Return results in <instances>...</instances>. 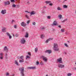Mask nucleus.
Returning <instances> with one entry per match:
<instances>
[{"label": "nucleus", "instance_id": "6e6d98bb", "mask_svg": "<svg viewBox=\"0 0 76 76\" xmlns=\"http://www.w3.org/2000/svg\"><path fill=\"white\" fill-rule=\"evenodd\" d=\"M17 58L18 59H20V57L19 56H18Z\"/></svg>", "mask_w": 76, "mask_h": 76}, {"label": "nucleus", "instance_id": "bb28decb", "mask_svg": "<svg viewBox=\"0 0 76 76\" xmlns=\"http://www.w3.org/2000/svg\"><path fill=\"white\" fill-rule=\"evenodd\" d=\"M72 74L71 73H68L67 74V76H72Z\"/></svg>", "mask_w": 76, "mask_h": 76}, {"label": "nucleus", "instance_id": "7c9ffc66", "mask_svg": "<svg viewBox=\"0 0 76 76\" xmlns=\"http://www.w3.org/2000/svg\"><path fill=\"white\" fill-rule=\"evenodd\" d=\"M24 57V56H22L20 57V59L22 60V59H23Z\"/></svg>", "mask_w": 76, "mask_h": 76}, {"label": "nucleus", "instance_id": "a878e982", "mask_svg": "<svg viewBox=\"0 0 76 76\" xmlns=\"http://www.w3.org/2000/svg\"><path fill=\"white\" fill-rule=\"evenodd\" d=\"M67 19L66 18L63 21H62L61 22H62V23H63V22H66V21H67Z\"/></svg>", "mask_w": 76, "mask_h": 76}, {"label": "nucleus", "instance_id": "9b49d317", "mask_svg": "<svg viewBox=\"0 0 76 76\" xmlns=\"http://www.w3.org/2000/svg\"><path fill=\"white\" fill-rule=\"evenodd\" d=\"M1 13H2V14H3V15H4V14H5V13H6V10H2L1 12Z\"/></svg>", "mask_w": 76, "mask_h": 76}, {"label": "nucleus", "instance_id": "49530a36", "mask_svg": "<svg viewBox=\"0 0 76 76\" xmlns=\"http://www.w3.org/2000/svg\"><path fill=\"white\" fill-rule=\"evenodd\" d=\"M3 56V53H0V56H1V57Z\"/></svg>", "mask_w": 76, "mask_h": 76}, {"label": "nucleus", "instance_id": "72a5a7b5", "mask_svg": "<svg viewBox=\"0 0 76 76\" xmlns=\"http://www.w3.org/2000/svg\"><path fill=\"white\" fill-rule=\"evenodd\" d=\"M26 3L27 4H30V2H29V1H26Z\"/></svg>", "mask_w": 76, "mask_h": 76}, {"label": "nucleus", "instance_id": "37998d69", "mask_svg": "<svg viewBox=\"0 0 76 76\" xmlns=\"http://www.w3.org/2000/svg\"><path fill=\"white\" fill-rule=\"evenodd\" d=\"M49 41V40H48V39H47L45 42L46 43H48Z\"/></svg>", "mask_w": 76, "mask_h": 76}, {"label": "nucleus", "instance_id": "c9c22d12", "mask_svg": "<svg viewBox=\"0 0 76 76\" xmlns=\"http://www.w3.org/2000/svg\"><path fill=\"white\" fill-rule=\"evenodd\" d=\"M47 18L49 19H51V16H47Z\"/></svg>", "mask_w": 76, "mask_h": 76}, {"label": "nucleus", "instance_id": "a211bd4d", "mask_svg": "<svg viewBox=\"0 0 76 76\" xmlns=\"http://www.w3.org/2000/svg\"><path fill=\"white\" fill-rule=\"evenodd\" d=\"M15 64L17 65V66H19V63L18 62V61L15 60Z\"/></svg>", "mask_w": 76, "mask_h": 76}, {"label": "nucleus", "instance_id": "603ef678", "mask_svg": "<svg viewBox=\"0 0 76 76\" xmlns=\"http://www.w3.org/2000/svg\"><path fill=\"white\" fill-rule=\"evenodd\" d=\"M17 6L18 8H19V7H20V5H17Z\"/></svg>", "mask_w": 76, "mask_h": 76}, {"label": "nucleus", "instance_id": "bf43d9fd", "mask_svg": "<svg viewBox=\"0 0 76 76\" xmlns=\"http://www.w3.org/2000/svg\"><path fill=\"white\" fill-rule=\"evenodd\" d=\"M65 34H66V35H68V33L66 32L65 33Z\"/></svg>", "mask_w": 76, "mask_h": 76}, {"label": "nucleus", "instance_id": "4d7b16f0", "mask_svg": "<svg viewBox=\"0 0 76 76\" xmlns=\"http://www.w3.org/2000/svg\"><path fill=\"white\" fill-rule=\"evenodd\" d=\"M25 12H27V13H31V12H28V11H25Z\"/></svg>", "mask_w": 76, "mask_h": 76}, {"label": "nucleus", "instance_id": "0eeeda50", "mask_svg": "<svg viewBox=\"0 0 76 76\" xmlns=\"http://www.w3.org/2000/svg\"><path fill=\"white\" fill-rule=\"evenodd\" d=\"M20 42L22 44H24L25 43L26 41L25 40V39H22L21 40Z\"/></svg>", "mask_w": 76, "mask_h": 76}, {"label": "nucleus", "instance_id": "c85d7f7f", "mask_svg": "<svg viewBox=\"0 0 76 76\" xmlns=\"http://www.w3.org/2000/svg\"><path fill=\"white\" fill-rule=\"evenodd\" d=\"M45 29V28L44 27H43L41 28V29L42 30V31H43V30H44Z\"/></svg>", "mask_w": 76, "mask_h": 76}, {"label": "nucleus", "instance_id": "39448f33", "mask_svg": "<svg viewBox=\"0 0 76 76\" xmlns=\"http://www.w3.org/2000/svg\"><path fill=\"white\" fill-rule=\"evenodd\" d=\"M58 67L59 68H64V65H62L60 63H59L58 65Z\"/></svg>", "mask_w": 76, "mask_h": 76}, {"label": "nucleus", "instance_id": "0e129e2a", "mask_svg": "<svg viewBox=\"0 0 76 76\" xmlns=\"http://www.w3.org/2000/svg\"><path fill=\"white\" fill-rule=\"evenodd\" d=\"M67 0H64V1L63 2V3H64L65 2V1H67Z\"/></svg>", "mask_w": 76, "mask_h": 76}, {"label": "nucleus", "instance_id": "a19ab883", "mask_svg": "<svg viewBox=\"0 0 76 76\" xmlns=\"http://www.w3.org/2000/svg\"><path fill=\"white\" fill-rule=\"evenodd\" d=\"M28 58H30V57L28 56H27L26 58V60H27Z\"/></svg>", "mask_w": 76, "mask_h": 76}, {"label": "nucleus", "instance_id": "69168bd1", "mask_svg": "<svg viewBox=\"0 0 76 76\" xmlns=\"http://www.w3.org/2000/svg\"><path fill=\"white\" fill-rule=\"evenodd\" d=\"M73 69H75V70H76V68H74Z\"/></svg>", "mask_w": 76, "mask_h": 76}, {"label": "nucleus", "instance_id": "e433bc0d", "mask_svg": "<svg viewBox=\"0 0 76 76\" xmlns=\"http://www.w3.org/2000/svg\"><path fill=\"white\" fill-rule=\"evenodd\" d=\"M12 7H16V5L15 4H12Z\"/></svg>", "mask_w": 76, "mask_h": 76}, {"label": "nucleus", "instance_id": "f3484780", "mask_svg": "<svg viewBox=\"0 0 76 76\" xmlns=\"http://www.w3.org/2000/svg\"><path fill=\"white\" fill-rule=\"evenodd\" d=\"M35 13H35V12L34 11H32L31 13H30V14L31 15H35Z\"/></svg>", "mask_w": 76, "mask_h": 76}, {"label": "nucleus", "instance_id": "052dcab7", "mask_svg": "<svg viewBox=\"0 0 76 76\" xmlns=\"http://www.w3.org/2000/svg\"><path fill=\"white\" fill-rule=\"evenodd\" d=\"M42 13H45V12H42Z\"/></svg>", "mask_w": 76, "mask_h": 76}, {"label": "nucleus", "instance_id": "ddd939ff", "mask_svg": "<svg viewBox=\"0 0 76 76\" xmlns=\"http://www.w3.org/2000/svg\"><path fill=\"white\" fill-rule=\"evenodd\" d=\"M9 49L7 48V47L5 46L4 48V51H6V53H7L8 51H9Z\"/></svg>", "mask_w": 76, "mask_h": 76}, {"label": "nucleus", "instance_id": "f704fd0d", "mask_svg": "<svg viewBox=\"0 0 76 76\" xmlns=\"http://www.w3.org/2000/svg\"><path fill=\"white\" fill-rule=\"evenodd\" d=\"M30 22H31V20H28V21H27L26 23H27V24H29V23H30Z\"/></svg>", "mask_w": 76, "mask_h": 76}, {"label": "nucleus", "instance_id": "8fccbe9b", "mask_svg": "<svg viewBox=\"0 0 76 76\" xmlns=\"http://www.w3.org/2000/svg\"><path fill=\"white\" fill-rule=\"evenodd\" d=\"M14 28L16 29L17 26H16V25H15V26H14Z\"/></svg>", "mask_w": 76, "mask_h": 76}, {"label": "nucleus", "instance_id": "4c0bfd02", "mask_svg": "<svg viewBox=\"0 0 76 76\" xmlns=\"http://www.w3.org/2000/svg\"><path fill=\"white\" fill-rule=\"evenodd\" d=\"M10 1L12 3H15V0H10Z\"/></svg>", "mask_w": 76, "mask_h": 76}, {"label": "nucleus", "instance_id": "2f4dec72", "mask_svg": "<svg viewBox=\"0 0 76 76\" xmlns=\"http://www.w3.org/2000/svg\"><path fill=\"white\" fill-rule=\"evenodd\" d=\"M35 52H37V51H38V48H35Z\"/></svg>", "mask_w": 76, "mask_h": 76}, {"label": "nucleus", "instance_id": "79ce46f5", "mask_svg": "<svg viewBox=\"0 0 76 76\" xmlns=\"http://www.w3.org/2000/svg\"><path fill=\"white\" fill-rule=\"evenodd\" d=\"M32 24L33 25H35L36 23L35 22H32Z\"/></svg>", "mask_w": 76, "mask_h": 76}, {"label": "nucleus", "instance_id": "f257e3e1", "mask_svg": "<svg viewBox=\"0 0 76 76\" xmlns=\"http://www.w3.org/2000/svg\"><path fill=\"white\" fill-rule=\"evenodd\" d=\"M53 50L54 51H55V52L58 51H59V48H58V46L57 44L56 43L54 44Z\"/></svg>", "mask_w": 76, "mask_h": 76}, {"label": "nucleus", "instance_id": "20e7f679", "mask_svg": "<svg viewBox=\"0 0 76 76\" xmlns=\"http://www.w3.org/2000/svg\"><path fill=\"white\" fill-rule=\"evenodd\" d=\"M4 4L5 6L6 5H9L10 3V1H7L4 2Z\"/></svg>", "mask_w": 76, "mask_h": 76}, {"label": "nucleus", "instance_id": "7ed1b4c3", "mask_svg": "<svg viewBox=\"0 0 76 76\" xmlns=\"http://www.w3.org/2000/svg\"><path fill=\"white\" fill-rule=\"evenodd\" d=\"M57 61L59 63H61L63 64V61H62V58H60L57 59Z\"/></svg>", "mask_w": 76, "mask_h": 76}, {"label": "nucleus", "instance_id": "cd10ccee", "mask_svg": "<svg viewBox=\"0 0 76 76\" xmlns=\"http://www.w3.org/2000/svg\"><path fill=\"white\" fill-rule=\"evenodd\" d=\"M48 39V40H49V41H51V40H53V38H49Z\"/></svg>", "mask_w": 76, "mask_h": 76}, {"label": "nucleus", "instance_id": "1a4fd4ad", "mask_svg": "<svg viewBox=\"0 0 76 76\" xmlns=\"http://www.w3.org/2000/svg\"><path fill=\"white\" fill-rule=\"evenodd\" d=\"M58 23L56 21H54L53 22V24L52 25V26H56V25H57Z\"/></svg>", "mask_w": 76, "mask_h": 76}, {"label": "nucleus", "instance_id": "dca6fc26", "mask_svg": "<svg viewBox=\"0 0 76 76\" xmlns=\"http://www.w3.org/2000/svg\"><path fill=\"white\" fill-rule=\"evenodd\" d=\"M28 37H29V33L28 32H27L26 33L25 37V38H28Z\"/></svg>", "mask_w": 76, "mask_h": 76}, {"label": "nucleus", "instance_id": "338daca9", "mask_svg": "<svg viewBox=\"0 0 76 76\" xmlns=\"http://www.w3.org/2000/svg\"><path fill=\"white\" fill-rule=\"evenodd\" d=\"M67 42H69V43L70 42H69V41H67Z\"/></svg>", "mask_w": 76, "mask_h": 76}, {"label": "nucleus", "instance_id": "f03ea898", "mask_svg": "<svg viewBox=\"0 0 76 76\" xmlns=\"http://www.w3.org/2000/svg\"><path fill=\"white\" fill-rule=\"evenodd\" d=\"M19 71H20V74L21 76H25L24 74V67H22L19 69Z\"/></svg>", "mask_w": 76, "mask_h": 76}, {"label": "nucleus", "instance_id": "864d4df0", "mask_svg": "<svg viewBox=\"0 0 76 76\" xmlns=\"http://www.w3.org/2000/svg\"><path fill=\"white\" fill-rule=\"evenodd\" d=\"M18 34H15V37H18Z\"/></svg>", "mask_w": 76, "mask_h": 76}, {"label": "nucleus", "instance_id": "c03bdc74", "mask_svg": "<svg viewBox=\"0 0 76 76\" xmlns=\"http://www.w3.org/2000/svg\"><path fill=\"white\" fill-rule=\"evenodd\" d=\"M39 64V61H37L36 64V65H38V64Z\"/></svg>", "mask_w": 76, "mask_h": 76}, {"label": "nucleus", "instance_id": "423d86ee", "mask_svg": "<svg viewBox=\"0 0 76 76\" xmlns=\"http://www.w3.org/2000/svg\"><path fill=\"white\" fill-rule=\"evenodd\" d=\"M42 58L43 60H44V61L45 62H47V58H46V57L44 56H42Z\"/></svg>", "mask_w": 76, "mask_h": 76}, {"label": "nucleus", "instance_id": "e2e57ef3", "mask_svg": "<svg viewBox=\"0 0 76 76\" xmlns=\"http://www.w3.org/2000/svg\"><path fill=\"white\" fill-rule=\"evenodd\" d=\"M43 8H44L45 9H46V7H45V6H44V7H43Z\"/></svg>", "mask_w": 76, "mask_h": 76}, {"label": "nucleus", "instance_id": "aec40b11", "mask_svg": "<svg viewBox=\"0 0 76 76\" xmlns=\"http://www.w3.org/2000/svg\"><path fill=\"white\" fill-rule=\"evenodd\" d=\"M45 3L46 4H50V3H51V1H46L45 2Z\"/></svg>", "mask_w": 76, "mask_h": 76}, {"label": "nucleus", "instance_id": "5fc2aeb1", "mask_svg": "<svg viewBox=\"0 0 76 76\" xmlns=\"http://www.w3.org/2000/svg\"><path fill=\"white\" fill-rule=\"evenodd\" d=\"M0 59H3V56H0Z\"/></svg>", "mask_w": 76, "mask_h": 76}, {"label": "nucleus", "instance_id": "3c124183", "mask_svg": "<svg viewBox=\"0 0 76 76\" xmlns=\"http://www.w3.org/2000/svg\"><path fill=\"white\" fill-rule=\"evenodd\" d=\"M15 22V20H12V23H13L14 22Z\"/></svg>", "mask_w": 76, "mask_h": 76}, {"label": "nucleus", "instance_id": "2eb2a0df", "mask_svg": "<svg viewBox=\"0 0 76 76\" xmlns=\"http://www.w3.org/2000/svg\"><path fill=\"white\" fill-rule=\"evenodd\" d=\"M6 28L5 27H4L3 29H2V31L3 32H6Z\"/></svg>", "mask_w": 76, "mask_h": 76}, {"label": "nucleus", "instance_id": "f8f14e48", "mask_svg": "<svg viewBox=\"0 0 76 76\" xmlns=\"http://www.w3.org/2000/svg\"><path fill=\"white\" fill-rule=\"evenodd\" d=\"M6 34L7 36H8V37H9V38L10 39H11V38H12V36L10 35V33H9V32H7Z\"/></svg>", "mask_w": 76, "mask_h": 76}, {"label": "nucleus", "instance_id": "412c9836", "mask_svg": "<svg viewBox=\"0 0 76 76\" xmlns=\"http://www.w3.org/2000/svg\"><path fill=\"white\" fill-rule=\"evenodd\" d=\"M57 10H61L62 8H61L60 7H58L57 8Z\"/></svg>", "mask_w": 76, "mask_h": 76}, {"label": "nucleus", "instance_id": "6ab92c4d", "mask_svg": "<svg viewBox=\"0 0 76 76\" xmlns=\"http://www.w3.org/2000/svg\"><path fill=\"white\" fill-rule=\"evenodd\" d=\"M44 37H45V36L44 34H42L40 36V38L42 39H43Z\"/></svg>", "mask_w": 76, "mask_h": 76}, {"label": "nucleus", "instance_id": "5701e85b", "mask_svg": "<svg viewBox=\"0 0 76 76\" xmlns=\"http://www.w3.org/2000/svg\"><path fill=\"white\" fill-rule=\"evenodd\" d=\"M5 58L6 59H7L8 58H7V56H8V55L7 53H6V54L5 55Z\"/></svg>", "mask_w": 76, "mask_h": 76}, {"label": "nucleus", "instance_id": "4468645a", "mask_svg": "<svg viewBox=\"0 0 76 76\" xmlns=\"http://www.w3.org/2000/svg\"><path fill=\"white\" fill-rule=\"evenodd\" d=\"M46 53H48L49 54H50L51 53V51H50V50H47L45 52Z\"/></svg>", "mask_w": 76, "mask_h": 76}, {"label": "nucleus", "instance_id": "13d9d810", "mask_svg": "<svg viewBox=\"0 0 76 76\" xmlns=\"http://www.w3.org/2000/svg\"><path fill=\"white\" fill-rule=\"evenodd\" d=\"M58 27L59 28H61V25H59L58 26Z\"/></svg>", "mask_w": 76, "mask_h": 76}, {"label": "nucleus", "instance_id": "680f3d73", "mask_svg": "<svg viewBox=\"0 0 76 76\" xmlns=\"http://www.w3.org/2000/svg\"><path fill=\"white\" fill-rule=\"evenodd\" d=\"M64 53L65 54H67V53H66V52H64Z\"/></svg>", "mask_w": 76, "mask_h": 76}, {"label": "nucleus", "instance_id": "c756f323", "mask_svg": "<svg viewBox=\"0 0 76 76\" xmlns=\"http://www.w3.org/2000/svg\"><path fill=\"white\" fill-rule=\"evenodd\" d=\"M64 29H61V32H64Z\"/></svg>", "mask_w": 76, "mask_h": 76}, {"label": "nucleus", "instance_id": "ea45409f", "mask_svg": "<svg viewBox=\"0 0 76 76\" xmlns=\"http://www.w3.org/2000/svg\"><path fill=\"white\" fill-rule=\"evenodd\" d=\"M6 76H9V73L8 72H7L6 73Z\"/></svg>", "mask_w": 76, "mask_h": 76}, {"label": "nucleus", "instance_id": "a18cd8bd", "mask_svg": "<svg viewBox=\"0 0 76 76\" xmlns=\"http://www.w3.org/2000/svg\"><path fill=\"white\" fill-rule=\"evenodd\" d=\"M40 64L42 66H43V65H44V63L42 62H40Z\"/></svg>", "mask_w": 76, "mask_h": 76}, {"label": "nucleus", "instance_id": "9d476101", "mask_svg": "<svg viewBox=\"0 0 76 76\" xmlns=\"http://www.w3.org/2000/svg\"><path fill=\"white\" fill-rule=\"evenodd\" d=\"M21 25L23 27H25V26H26V23H25V22H23L21 23Z\"/></svg>", "mask_w": 76, "mask_h": 76}, {"label": "nucleus", "instance_id": "09e8293b", "mask_svg": "<svg viewBox=\"0 0 76 76\" xmlns=\"http://www.w3.org/2000/svg\"><path fill=\"white\" fill-rule=\"evenodd\" d=\"M28 55H29V56H31V54L30 53L28 52Z\"/></svg>", "mask_w": 76, "mask_h": 76}, {"label": "nucleus", "instance_id": "774afa93", "mask_svg": "<svg viewBox=\"0 0 76 76\" xmlns=\"http://www.w3.org/2000/svg\"><path fill=\"white\" fill-rule=\"evenodd\" d=\"M22 31H24V29H23H23H22Z\"/></svg>", "mask_w": 76, "mask_h": 76}, {"label": "nucleus", "instance_id": "58836bf2", "mask_svg": "<svg viewBox=\"0 0 76 76\" xmlns=\"http://www.w3.org/2000/svg\"><path fill=\"white\" fill-rule=\"evenodd\" d=\"M64 44L65 46L66 47H68V45H67V43H65Z\"/></svg>", "mask_w": 76, "mask_h": 76}, {"label": "nucleus", "instance_id": "6e6552de", "mask_svg": "<svg viewBox=\"0 0 76 76\" xmlns=\"http://www.w3.org/2000/svg\"><path fill=\"white\" fill-rule=\"evenodd\" d=\"M36 69V67L35 66H31L28 67H27V69H32V70H34Z\"/></svg>", "mask_w": 76, "mask_h": 76}, {"label": "nucleus", "instance_id": "393cba45", "mask_svg": "<svg viewBox=\"0 0 76 76\" xmlns=\"http://www.w3.org/2000/svg\"><path fill=\"white\" fill-rule=\"evenodd\" d=\"M19 62L20 63H23L24 62V59H22V60H20Z\"/></svg>", "mask_w": 76, "mask_h": 76}, {"label": "nucleus", "instance_id": "4be33fe9", "mask_svg": "<svg viewBox=\"0 0 76 76\" xmlns=\"http://www.w3.org/2000/svg\"><path fill=\"white\" fill-rule=\"evenodd\" d=\"M63 7L64 8V9H66V8H68V6L66 5H63Z\"/></svg>", "mask_w": 76, "mask_h": 76}, {"label": "nucleus", "instance_id": "473e14b6", "mask_svg": "<svg viewBox=\"0 0 76 76\" xmlns=\"http://www.w3.org/2000/svg\"><path fill=\"white\" fill-rule=\"evenodd\" d=\"M25 16H26V18H27V19H29V16L28 15H26Z\"/></svg>", "mask_w": 76, "mask_h": 76}, {"label": "nucleus", "instance_id": "de8ad7c7", "mask_svg": "<svg viewBox=\"0 0 76 76\" xmlns=\"http://www.w3.org/2000/svg\"><path fill=\"white\" fill-rule=\"evenodd\" d=\"M49 6H53V4L51 3H49Z\"/></svg>", "mask_w": 76, "mask_h": 76}, {"label": "nucleus", "instance_id": "b1692460", "mask_svg": "<svg viewBox=\"0 0 76 76\" xmlns=\"http://www.w3.org/2000/svg\"><path fill=\"white\" fill-rule=\"evenodd\" d=\"M58 17L60 19H61L62 18V15L60 14L58 15Z\"/></svg>", "mask_w": 76, "mask_h": 76}]
</instances>
